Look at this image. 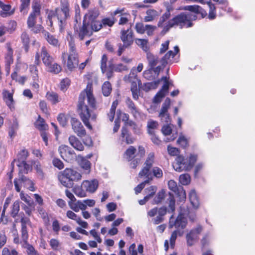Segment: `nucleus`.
Listing matches in <instances>:
<instances>
[{"mask_svg":"<svg viewBox=\"0 0 255 255\" xmlns=\"http://www.w3.org/2000/svg\"><path fill=\"white\" fill-rule=\"evenodd\" d=\"M78 112L84 125L89 128H92L90 122H95L97 115L94 110L97 109L96 102L90 91L82 92L79 97Z\"/></svg>","mask_w":255,"mask_h":255,"instance_id":"1","label":"nucleus"},{"mask_svg":"<svg viewBox=\"0 0 255 255\" xmlns=\"http://www.w3.org/2000/svg\"><path fill=\"white\" fill-rule=\"evenodd\" d=\"M108 57L106 54H104L102 55L101 60V69L103 73H106V76L108 79H110L113 75L114 71L121 72L123 71H127L128 68L127 66L122 63L115 65L113 63L112 61L108 62L107 65Z\"/></svg>","mask_w":255,"mask_h":255,"instance_id":"2","label":"nucleus"},{"mask_svg":"<svg viewBox=\"0 0 255 255\" xmlns=\"http://www.w3.org/2000/svg\"><path fill=\"white\" fill-rule=\"evenodd\" d=\"M197 16L189 12H182L170 19L171 26H178L180 28H189L193 26L192 20L196 19Z\"/></svg>","mask_w":255,"mask_h":255,"instance_id":"3","label":"nucleus"},{"mask_svg":"<svg viewBox=\"0 0 255 255\" xmlns=\"http://www.w3.org/2000/svg\"><path fill=\"white\" fill-rule=\"evenodd\" d=\"M62 58L64 64L66 65L67 68L69 71H73L78 66L79 64L78 54L73 43H69V53H63Z\"/></svg>","mask_w":255,"mask_h":255,"instance_id":"4","label":"nucleus"},{"mask_svg":"<svg viewBox=\"0 0 255 255\" xmlns=\"http://www.w3.org/2000/svg\"><path fill=\"white\" fill-rule=\"evenodd\" d=\"M197 156L191 154L189 158H185L182 155H178L176 158V162L173 164L174 169L178 172L191 170L196 162Z\"/></svg>","mask_w":255,"mask_h":255,"instance_id":"5","label":"nucleus"},{"mask_svg":"<svg viewBox=\"0 0 255 255\" xmlns=\"http://www.w3.org/2000/svg\"><path fill=\"white\" fill-rule=\"evenodd\" d=\"M56 17L59 22L60 31L62 32L66 25V21L69 17V5L67 2H61V7L56 8Z\"/></svg>","mask_w":255,"mask_h":255,"instance_id":"6","label":"nucleus"},{"mask_svg":"<svg viewBox=\"0 0 255 255\" xmlns=\"http://www.w3.org/2000/svg\"><path fill=\"white\" fill-rule=\"evenodd\" d=\"M187 223V219L184 217V214L180 213L175 219L173 215L170 217L168 227L169 229L175 227L176 230L182 232V230L186 227Z\"/></svg>","mask_w":255,"mask_h":255,"instance_id":"7","label":"nucleus"},{"mask_svg":"<svg viewBox=\"0 0 255 255\" xmlns=\"http://www.w3.org/2000/svg\"><path fill=\"white\" fill-rule=\"evenodd\" d=\"M74 29L78 33L80 40H83L85 37H89L93 34L89 23L85 19L83 20L82 25L79 26L75 24Z\"/></svg>","mask_w":255,"mask_h":255,"instance_id":"8","label":"nucleus"},{"mask_svg":"<svg viewBox=\"0 0 255 255\" xmlns=\"http://www.w3.org/2000/svg\"><path fill=\"white\" fill-rule=\"evenodd\" d=\"M58 151L61 157L68 162L72 163L76 159L77 156L75 151L68 145H60Z\"/></svg>","mask_w":255,"mask_h":255,"instance_id":"9","label":"nucleus"},{"mask_svg":"<svg viewBox=\"0 0 255 255\" xmlns=\"http://www.w3.org/2000/svg\"><path fill=\"white\" fill-rule=\"evenodd\" d=\"M167 213V208L162 206L159 208L154 207L151 209L147 213L148 216L152 217L155 216L157 214L158 215L153 219V223L155 225H158L162 223L164 220V216Z\"/></svg>","mask_w":255,"mask_h":255,"instance_id":"10","label":"nucleus"},{"mask_svg":"<svg viewBox=\"0 0 255 255\" xmlns=\"http://www.w3.org/2000/svg\"><path fill=\"white\" fill-rule=\"evenodd\" d=\"M154 161V153L153 152H150L147 157V158L144 163L145 166L143 167L142 170L139 172L138 176L139 177L143 176L145 177H149L152 178V176L150 170L152 166Z\"/></svg>","mask_w":255,"mask_h":255,"instance_id":"11","label":"nucleus"},{"mask_svg":"<svg viewBox=\"0 0 255 255\" xmlns=\"http://www.w3.org/2000/svg\"><path fill=\"white\" fill-rule=\"evenodd\" d=\"M121 39L125 47H129L132 44L133 42V32L130 27L127 30L122 29L121 30Z\"/></svg>","mask_w":255,"mask_h":255,"instance_id":"12","label":"nucleus"},{"mask_svg":"<svg viewBox=\"0 0 255 255\" xmlns=\"http://www.w3.org/2000/svg\"><path fill=\"white\" fill-rule=\"evenodd\" d=\"M203 230V228L200 225H198L196 228L192 229L186 236L187 244L188 246H192L194 245V242L198 240L199 235Z\"/></svg>","mask_w":255,"mask_h":255,"instance_id":"13","label":"nucleus"},{"mask_svg":"<svg viewBox=\"0 0 255 255\" xmlns=\"http://www.w3.org/2000/svg\"><path fill=\"white\" fill-rule=\"evenodd\" d=\"M70 123L72 129L78 136L83 137L86 135V130L81 123L77 119L72 118Z\"/></svg>","mask_w":255,"mask_h":255,"instance_id":"14","label":"nucleus"},{"mask_svg":"<svg viewBox=\"0 0 255 255\" xmlns=\"http://www.w3.org/2000/svg\"><path fill=\"white\" fill-rule=\"evenodd\" d=\"M98 186V181L96 179L91 181L84 180L83 182V187L85 188V191L90 193H94L97 190Z\"/></svg>","mask_w":255,"mask_h":255,"instance_id":"15","label":"nucleus"},{"mask_svg":"<svg viewBox=\"0 0 255 255\" xmlns=\"http://www.w3.org/2000/svg\"><path fill=\"white\" fill-rule=\"evenodd\" d=\"M2 96L6 106L11 111H14L15 110V107L12 94L7 90H4L2 93Z\"/></svg>","mask_w":255,"mask_h":255,"instance_id":"16","label":"nucleus"},{"mask_svg":"<svg viewBox=\"0 0 255 255\" xmlns=\"http://www.w3.org/2000/svg\"><path fill=\"white\" fill-rule=\"evenodd\" d=\"M100 15V11L98 8L94 7L90 8L85 14L83 19H85L87 22H90L97 20V18Z\"/></svg>","mask_w":255,"mask_h":255,"instance_id":"17","label":"nucleus"},{"mask_svg":"<svg viewBox=\"0 0 255 255\" xmlns=\"http://www.w3.org/2000/svg\"><path fill=\"white\" fill-rule=\"evenodd\" d=\"M41 55L42 62L46 68L54 62L53 58L48 53L44 47L42 48Z\"/></svg>","mask_w":255,"mask_h":255,"instance_id":"18","label":"nucleus"},{"mask_svg":"<svg viewBox=\"0 0 255 255\" xmlns=\"http://www.w3.org/2000/svg\"><path fill=\"white\" fill-rule=\"evenodd\" d=\"M68 140L70 145L76 150L78 151L84 150V145L80 140H79L75 135H70L69 137Z\"/></svg>","mask_w":255,"mask_h":255,"instance_id":"19","label":"nucleus"},{"mask_svg":"<svg viewBox=\"0 0 255 255\" xmlns=\"http://www.w3.org/2000/svg\"><path fill=\"white\" fill-rule=\"evenodd\" d=\"M65 175L69 177L70 181L72 183H73V181H77L80 180L82 177L79 172L69 168L65 169Z\"/></svg>","mask_w":255,"mask_h":255,"instance_id":"20","label":"nucleus"},{"mask_svg":"<svg viewBox=\"0 0 255 255\" xmlns=\"http://www.w3.org/2000/svg\"><path fill=\"white\" fill-rule=\"evenodd\" d=\"M145 150L143 146H139L138 151L136 154V157L134 160L130 162V167L132 168H135L137 165L139 163L141 158L144 155Z\"/></svg>","mask_w":255,"mask_h":255,"instance_id":"21","label":"nucleus"},{"mask_svg":"<svg viewBox=\"0 0 255 255\" xmlns=\"http://www.w3.org/2000/svg\"><path fill=\"white\" fill-rule=\"evenodd\" d=\"M168 93L167 87L165 85L162 86L161 89L156 93L153 99V102L155 104L159 103L163 98Z\"/></svg>","mask_w":255,"mask_h":255,"instance_id":"22","label":"nucleus"},{"mask_svg":"<svg viewBox=\"0 0 255 255\" xmlns=\"http://www.w3.org/2000/svg\"><path fill=\"white\" fill-rule=\"evenodd\" d=\"M136 151V149L134 146H130L125 151L124 157L128 161H131V162L137 157L135 154Z\"/></svg>","mask_w":255,"mask_h":255,"instance_id":"23","label":"nucleus"},{"mask_svg":"<svg viewBox=\"0 0 255 255\" xmlns=\"http://www.w3.org/2000/svg\"><path fill=\"white\" fill-rule=\"evenodd\" d=\"M78 157L80 159L79 161V165L80 167L84 170L86 174H89L91 171V163L86 158L79 156Z\"/></svg>","mask_w":255,"mask_h":255,"instance_id":"24","label":"nucleus"},{"mask_svg":"<svg viewBox=\"0 0 255 255\" xmlns=\"http://www.w3.org/2000/svg\"><path fill=\"white\" fill-rule=\"evenodd\" d=\"M41 4L40 0H34L32 3V11L30 14L38 16L41 14Z\"/></svg>","mask_w":255,"mask_h":255,"instance_id":"25","label":"nucleus"},{"mask_svg":"<svg viewBox=\"0 0 255 255\" xmlns=\"http://www.w3.org/2000/svg\"><path fill=\"white\" fill-rule=\"evenodd\" d=\"M46 97L52 105L57 104L60 102L61 100L58 94L54 92H47Z\"/></svg>","mask_w":255,"mask_h":255,"instance_id":"26","label":"nucleus"},{"mask_svg":"<svg viewBox=\"0 0 255 255\" xmlns=\"http://www.w3.org/2000/svg\"><path fill=\"white\" fill-rule=\"evenodd\" d=\"M121 131V136L123 138H125V141L127 144H131L133 142L134 139L128 133V128L126 125L122 127Z\"/></svg>","mask_w":255,"mask_h":255,"instance_id":"27","label":"nucleus"},{"mask_svg":"<svg viewBox=\"0 0 255 255\" xmlns=\"http://www.w3.org/2000/svg\"><path fill=\"white\" fill-rule=\"evenodd\" d=\"M45 38L47 42L51 45L54 46H57L59 45L58 40L53 35H51L48 31L46 30L42 31Z\"/></svg>","mask_w":255,"mask_h":255,"instance_id":"28","label":"nucleus"},{"mask_svg":"<svg viewBox=\"0 0 255 255\" xmlns=\"http://www.w3.org/2000/svg\"><path fill=\"white\" fill-rule=\"evenodd\" d=\"M0 7L3 10L0 12V15L1 17H6L8 15H10L13 14L12 11L9 12L11 8V5L9 4H5L3 3L1 0H0Z\"/></svg>","mask_w":255,"mask_h":255,"instance_id":"29","label":"nucleus"},{"mask_svg":"<svg viewBox=\"0 0 255 255\" xmlns=\"http://www.w3.org/2000/svg\"><path fill=\"white\" fill-rule=\"evenodd\" d=\"M146 57L148 62V66L150 68L155 67L159 62L158 57L151 53L148 52L146 54Z\"/></svg>","mask_w":255,"mask_h":255,"instance_id":"30","label":"nucleus"},{"mask_svg":"<svg viewBox=\"0 0 255 255\" xmlns=\"http://www.w3.org/2000/svg\"><path fill=\"white\" fill-rule=\"evenodd\" d=\"M17 166L19 167L20 174H27L32 169L31 166L27 164L26 161L18 162Z\"/></svg>","mask_w":255,"mask_h":255,"instance_id":"31","label":"nucleus"},{"mask_svg":"<svg viewBox=\"0 0 255 255\" xmlns=\"http://www.w3.org/2000/svg\"><path fill=\"white\" fill-rule=\"evenodd\" d=\"M73 191L79 197L87 196V192L85 191V188L83 187V183L81 186H75L73 189Z\"/></svg>","mask_w":255,"mask_h":255,"instance_id":"32","label":"nucleus"},{"mask_svg":"<svg viewBox=\"0 0 255 255\" xmlns=\"http://www.w3.org/2000/svg\"><path fill=\"white\" fill-rule=\"evenodd\" d=\"M61 183L65 187L67 188H71L73 186V183L71 182L69 177L65 176V170L61 176L59 178Z\"/></svg>","mask_w":255,"mask_h":255,"instance_id":"33","label":"nucleus"},{"mask_svg":"<svg viewBox=\"0 0 255 255\" xmlns=\"http://www.w3.org/2000/svg\"><path fill=\"white\" fill-rule=\"evenodd\" d=\"M158 127V122L153 121L152 120H150L147 122V128L148 133L149 134H152L155 133L154 129H156Z\"/></svg>","mask_w":255,"mask_h":255,"instance_id":"34","label":"nucleus"},{"mask_svg":"<svg viewBox=\"0 0 255 255\" xmlns=\"http://www.w3.org/2000/svg\"><path fill=\"white\" fill-rule=\"evenodd\" d=\"M21 39L23 45L24 50L27 52L29 50V37L28 34L25 31L21 35Z\"/></svg>","mask_w":255,"mask_h":255,"instance_id":"35","label":"nucleus"},{"mask_svg":"<svg viewBox=\"0 0 255 255\" xmlns=\"http://www.w3.org/2000/svg\"><path fill=\"white\" fill-rule=\"evenodd\" d=\"M205 3H207L209 7L208 18L210 20H213L215 19L216 17V7L215 5L213 3H212L210 1H206Z\"/></svg>","mask_w":255,"mask_h":255,"instance_id":"36","label":"nucleus"},{"mask_svg":"<svg viewBox=\"0 0 255 255\" xmlns=\"http://www.w3.org/2000/svg\"><path fill=\"white\" fill-rule=\"evenodd\" d=\"M90 25V27L93 31L97 32L102 28V23L101 21L99 20H94L92 21L88 22Z\"/></svg>","mask_w":255,"mask_h":255,"instance_id":"37","label":"nucleus"},{"mask_svg":"<svg viewBox=\"0 0 255 255\" xmlns=\"http://www.w3.org/2000/svg\"><path fill=\"white\" fill-rule=\"evenodd\" d=\"M102 93L104 96H109L112 90V85L109 81L104 83L102 87Z\"/></svg>","mask_w":255,"mask_h":255,"instance_id":"38","label":"nucleus"},{"mask_svg":"<svg viewBox=\"0 0 255 255\" xmlns=\"http://www.w3.org/2000/svg\"><path fill=\"white\" fill-rule=\"evenodd\" d=\"M159 83L160 80H157L151 82L146 83L144 84L143 86V90L146 92H147L151 89H156Z\"/></svg>","mask_w":255,"mask_h":255,"instance_id":"39","label":"nucleus"},{"mask_svg":"<svg viewBox=\"0 0 255 255\" xmlns=\"http://www.w3.org/2000/svg\"><path fill=\"white\" fill-rule=\"evenodd\" d=\"M46 68L48 72L55 74H58L61 71V66L55 62Z\"/></svg>","mask_w":255,"mask_h":255,"instance_id":"40","label":"nucleus"},{"mask_svg":"<svg viewBox=\"0 0 255 255\" xmlns=\"http://www.w3.org/2000/svg\"><path fill=\"white\" fill-rule=\"evenodd\" d=\"M136 44L139 46L142 49L147 52L149 49L147 45L148 40L144 39L136 38L135 40Z\"/></svg>","mask_w":255,"mask_h":255,"instance_id":"41","label":"nucleus"},{"mask_svg":"<svg viewBox=\"0 0 255 255\" xmlns=\"http://www.w3.org/2000/svg\"><path fill=\"white\" fill-rule=\"evenodd\" d=\"M5 65H11L13 62V51L12 49L8 47L7 52L5 56Z\"/></svg>","mask_w":255,"mask_h":255,"instance_id":"42","label":"nucleus"},{"mask_svg":"<svg viewBox=\"0 0 255 255\" xmlns=\"http://www.w3.org/2000/svg\"><path fill=\"white\" fill-rule=\"evenodd\" d=\"M170 103V99L169 98H166L164 102L162 104L159 115H163L165 114H169L168 113V110L169 108Z\"/></svg>","mask_w":255,"mask_h":255,"instance_id":"43","label":"nucleus"},{"mask_svg":"<svg viewBox=\"0 0 255 255\" xmlns=\"http://www.w3.org/2000/svg\"><path fill=\"white\" fill-rule=\"evenodd\" d=\"M189 199L193 207L195 208H197L199 206V201L197 198L196 193L193 191L189 194Z\"/></svg>","mask_w":255,"mask_h":255,"instance_id":"44","label":"nucleus"},{"mask_svg":"<svg viewBox=\"0 0 255 255\" xmlns=\"http://www.w3.org/2000/svg\"><path fill=\"white\" fill-rule=\"evenodd\" d=\"M145 180L141 182L140 184H138L135 188H134V191L135 193L136 194H138V193H140L142 190L143 189V188L145 187V185L146 184H148L149 183L150 181L152 180V178H149V177H145Z\"/></svg>","mask_w":255,"mask_h":255,"instance_id":"45","label":"nucleus"},{"mask_svg":"<svg viewBox=\"0 0 255 255\" xmlns=\"http://www.w3.org/2000/svg\"><path fill=\"white\" fill-rule=\"evenodd\" d=\"M34 169L36 170L37 174L39 178L41 179L44 178V173H43L41 167V164L38 161H34L33 163Z\"/></svg>","mask_w":255,"mask_h":255,"instance_id":"46","label":"nucleus"},{"mask_svg":"<svg viewBox=\"0 0 255 255\" xmlns=\"http://www.w3.org/2000/svg\"><path fill=\"white\" fill-rule=\"evenodd\" d=\"M127 105L128 109L130 110L131 113L134 116H135L138 113L137 109L135 107L134 103L129 98L127 100Z\"/></svg>","mask_w":255,"mask_h":255,"instance_id":"47","label":"nucleus"},{"mask_svg":"<svg viewBox=\"0 0 255 255\" xmlns=\"http://www.w3.org/2000/svg\"><path fill=\"white\" fill-rule=\"evenodd\" d=\"M170 57H174L173 52L171 50L169 51L161 59V65L163 67L166 66Z\"/></svg>","mask_w":255,"mask_h":255,"instance_id":"48","label":"nucleus"},{"mask_svg":"<svg viewBox=\"0 0 255 255\" xmlns=\"http://www.w3.org/2000/svg\"><path fill=\"white\" fill-rule=\"evenodd\" d=\"M20 208V202L19 201H15L12 207L10 215L13 218H15L17 215Z\"/></svg>","mask_w":255,"mask_h":255,"instance_id":"49","label":"nucleus"},{"mask_svg":"<svg viewBox=\"0 0 255 255\" xmlns=\"http://www.w3.org/2000/svg\"><path fill=\"white\" fill-rule=\"evenodd\" d=\"M117 117L118 119L120 120V119L121 118L122 119V121L123 122H125V124H129L130 126L131 125V121H130L129 123H128V120L129 119V115L128 114L126 113H122V112L120 110L117 111Z\"/></svg>","mask_w":255,"mask_h":255,"instance_id":"50","label":"nucleus"},{"mask_svg":"<svg viewBox=\"0 0 255 255\" xmlns=\"http://www.w3.org/2000/svg\"><path fill=\"white\" fill-rule=\"evenodd\" d=\"M28 155V152L26 150L22 149L20 150L17 155V162L26 161Z\"/></svg>","mask_w":255,"mask_h":255,"instance_id":"51","label":"nucleus"},{"mask_svg":"<svg viewBox=\"0 0 255 255\" xmlns=\"http://www.w3.org/2000/svg\"><path fill=\"white\" fill-rule=\"evenodd\" d=\"M179 181L183 185H187L190 182V176L188 174H183L179 176Z\"/></svg>","mask_w":255,"mask_h":255,"instance_id":"52","label":"nucleus"},{"mask_svg":"<svg viewBox=\"0 0 255 255\" xmlns=\"http://www.w3.org/2000/svg\"><path fill=\"white\" fill-rule=\"evenodd\" d=\"M170 15V13H169L168 10L166 11V12L160 17L157 24L158 26L159 27H162L163 23L169 18Z\"/></svg>","mask_w":255,"mask_h":255,"instance_id":"53","label":"nucleus"},{"mask_svg":"<svg viewBox=\"0 0 255 255\" xmlns=\"http://www.w3.org/2000/svg\"><path fill=\"white\" fill-rule=\"evenodd\" d=\"M156 11L153 9H148L146 11L147 15L145 16L144 18V21L145 22H149L151 21L154 19V14L156 13Z\"/></svg>","mask_w":255,"mask_h":255,"instance_id":"54","label":"nucleus"},{"mask_svg":"<svg viewBox=\"0 0 255 255\" xmlns=\"http://www.w3.org/2000/svg\"><path fill=\"white\" fill-rule=\"evenodd\" d=\"M29 70L32 76L33 80L36 81L38 79V71L37 68V65H30L29 66Z\"/></svg>","mask_w":255,"mask_h":255,"instance_id":"55","label":"nucleus"},{"mask_svg":"<svg viewBox=\"0 0 255 255\" xmlns=\"http://www.w3.org/2000/svg\"><path fill=\"white\" fill-rule=\"evenodd\" d=\"M20 197V199L27 204L28 205L30 206H32L33 205V201L28 195L21 193Z\"/></svg>","mask_w":255,"mask_h":255,"instance_id":"56","label":"nucleus"},{"mask_svg":"<svg viewBox=\"0 0 255 255\" xmlns=\"http://www.w3.org/2000/svg\"><path fill=\"white\" fill-rule=\"evenodd\" d=\"M183 9L198 14L199 12V10L200 9V6L198 5H186L184 6Z\"/></svg>","mask_w":255,"mask_h":255,"instance_id":"57","label":"nucleus"},{"mask_svg":"<svg viewBox=\"0 0 255 255\" xmlns=\"http://www.w3.org/2000/svg\"><path fill=\"white\" fill-rule=\"evenodd\" d=\"M23 174H20V173H19V181H20L21 182L23 183H29L31 185L30 187V188H31L30 190L33 191V183L30 180H29L27 177L25 176Z\"/></svg>","mask_w":255,"mask_h":255,"instance_id":"58","label":"nucleus"},{"mask_svg":"<svg viewBox=\"0 0 255 255\" xmlns=\"http://www.w3.org/2000/svg\"><path fill=\"white\" fill-rule=\"evenodd\" d=\"M46 11V13H47V19L50 23V25L52 26L53 25L52 18L56 16V8L55 10H48V9H47Z\"/></svg>","mask_w":255,"mask_h":255,"instance_id":"59","label":"nucleus"},{"mask_svg":"<svg viewBox=\"0 0 255 255\" xmlns=\"http://www.w3.org/2000/svg\"><path fill=\"white\" fill-rule=\"evenodd\" d=\"M37 16L29 14L27 20V25L28 28L33 27L36 24V17Z\"/></svg>","mask_w":255,"mask_h":255,"instance_id":"60","label":"nucleus"},{"mask_svg":"<svg viewBox=\"0 0 255 255\" xmlns=\"http://www.w3.org/2000/svg\"><path fill=\"white\" fill-rule=\"evenodd\" d=\"M164 198V192L163 190L159 191L153 199V204L160 203Z\"/></svg>","mask_w":255,"mask_h":255,"instance_id":"61","label":"nucleus"},{"mask_svg":"<svg viewBox=\"0 0 255 255\" xmlns=\"http://www.w3.org/2000/svg\"><path fill=\"white\" fill-rule=\"evenodd\" d=\"M101 22L102 23V27L106 26L112 27L115 22L114 18H111L109 17H106L102 19Z\"/></svg>","mask_w":255,"mask_h":255,"instance_id":"62","label":"nucleus"},{"mask_svg":"<svg viewBox=\"0 0 255 255\" xmlns=\"http://www.w3.org/2000/svg\"><path fill=\"white\" fill-rule=\"evenodd\" d=\"M131 91L132 92L133 98L137 100L138 99V93L139 91L137 88L136 84L135 82H132L131 87Z\"/></svg>","mask_w":255,"mask_h":255,"instance_id":"63","label":"nucleus"},{"mask_svg":"<svg viewBox=\"0 0 255 255\" xmlns=\"http://www.w3.org/2000/svg\"><path fill=\"white\" fill-rule=\"evenodd\" d=\"M18 129L17 124L12 125L9 129L8 135L11 138L13 139L15 136L16 130Z\"/></svg>","mask_w":255,"mask_h":255,"instance_id":"64","label":"nucleus"}]
</instances>
